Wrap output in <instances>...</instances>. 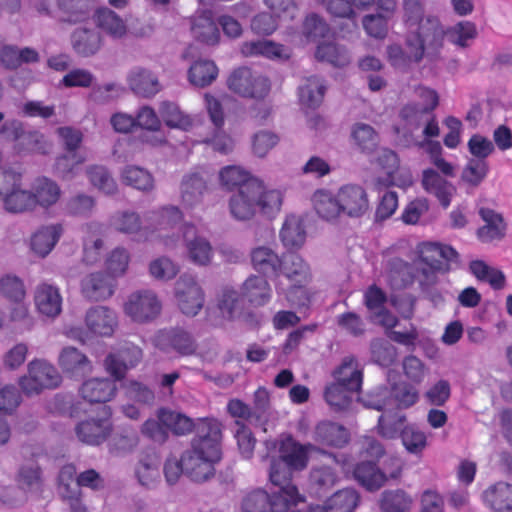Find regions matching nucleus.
<instances>
[{
    "instance_id": "obj_59",
    "label": "nucleus",
    "mask_w": 512,
    "mask_h": 512,
    "mask_svg": "<svg viewBox=\"0 0 512 512\" xmlns=\"http://www.w3.org/2000/svg\"><path fill=\"white\" fill-rule=\"evenodd\" d=\"M217 308L222 318L234 319L240 313L238 292L231 287H224L217 296Z\"/></svg>"
},
{
    "instance_id": "obj_28",
    "label": "nucleus",
    "mask_w": 512,
    "mask_h": 512,
    "mask_svg": "<svg viewBox=\"0 0 512 512\" xmlns=\"http://www.w3.org/2000/svg\"><path fill=\"white\" fill-rule=\"evenodd\" d=\"M360 497L354 489H342L327 498L322 504L311 505L309 512H354Z\"/></svg>"
},
{
    "instance_id": "obj_48",
    "label": "nucleus",
    "mask_w": 512,
    "mask_h": 512,
    "mask_svg": "<svg viewBox=\"0 0 512 512\" xmlns=\"http://www.w3.org/2000/svg\"><path fill=\"white\" fill-rule=\"evenodd\" d=\"M315 439L321 444L342 447L349 440L348 431L333 422H321L315 429Z\"/></svg>"
},
{
    "instance_id": "obj_53",
    "label": "nucleus",
    "mask_w": 512,
    "mask_h": 512,
    "mask_svg": "<svg viewBox=\"0 0 512 512\" xmlns=\"http://www.w3.org/2000/svg\"><path fill=\"white\" fill-rule=\"evenodd\" d=\"M483 501L495 510L512 508V486L499 482L492 485L483 493Z\"/></svg>"
},
{
    "instance_id": "obj_56",
    "label": "nucleus",
    "mask_w": 512,
    "mask_h": 512,
    "mask_svg": "<svg viewBox=\"0 0 512 512\" xmlns=\"http://www.w3.org/2000/svg\"><path fill=\"white\" fill-rule=\"evenodd\" d=\"M121 180L124 184L141 191H151L154 188L153 176L138 166H126L121 171Z\"/></svg>"
},
{
    "instance_id": "obj_27",
    "label": "nucleus",
    "mask_w": 512,
    "mask_h": 512,
    "mask_svg": "<svg viewBox=\"0 0 512 512\" xmlns=\"http://www.w3.org/2000/svg\"><path fill=\"white\" fill-rule=\"evenodd\" d=\"M104 247V226L98 222L83 226V261L93 265L101 258Z\"/></svg>"
},
{
    "instance_id": "obj_29",
    "label": "nucleus",
    "mask_w": 512,
    "mask_h": 512,
    "mask_svg": "<svg viewBox=\"0 0 512 512\" xmlns=\"http://www.w3.org/2000/svg\"><path fill=\"white\" fill-rule=\"evenodd\" d=\"M220 184L228 190L235 187L239 188H251L256 190L260 187L264 181L256 176H253L248 170L241 166L229 165L223 167L219 171Z\"/></svg>"
},
{
    "instance_id": "obj_35",
    "label": "nucleus",
    "mask_w": 512,
    "mask_h": 512,
    "mask_svg": "<svg viewBox=\"0 0 512 512\" xmlns=\"http://www.w3.org/2000/svg\"><path fill=\"white\" fill-rule=\"evenodd\" d=\"M127 80L131 90L145 98L153 97L162 88L157 76L142 67L133 68L129 72Z\"/></svg>"
},
{
    "instance_id": "obj_1",
    "label": "nucleus",
    "mask_w": 512,
    "mask_h": 512,
    "mask_svg": "<svg viewBox=\"0 0 512 512\" xmlns=\"http://www.w3.org/2000/svg\"><path fill=\"white\" fill-rule=\"evenodd\" d=\"M197 436L180 459L169 457L164 464V475L169 484H175L181 474L194 482H205L215 474V466L222 458V425L216 419L201 420Z\"/></svg>"
},
{
    "instance_id": "obj_4",
    "label": "nucleus",
    "mask_w": 512,
    "mask_h": 512,
    "mask_svg": "<svg viewBox=\"0 0 512 512\" xmlns=\"http://www.w3.org/2000/svg\"><path fill=\"white\" fill-rule=\"evenodd\" d=\"M405 22L409 30L405 50L399 45H390L387 49L388 60L399 70H407L418 63L429 47V40L420 29L422 5L419 0H404Z\"/></svg>"
},
{
    "instance_id": "obj_14",
    "label": "nucleus",
    "mask_w": 512,
    "mask_h": 512,
    "mask_svg": "<svg viewBox=\"0 0 512 512\" xmlns=\"http://www.w3.org/2000/svg\"><path fill=\"white\" fill-rule=\"evenodd\" d=\"M418 252L419 258L416 266L421 271L423 281L426 283L433 282L435 274L445 270L444 261H453L457 258L454 248L434 242L422 243Z\"/></svg>"
},
{
    "instance_id": "obj_40",
    "label": "nucleus",
    "mask_w": 512,
    "mask_h": 512,
    "mask_svg": "<svg viewBox=\"0 0 512 512\" xmlns=\"http://www.w3.org/2000/svg\"><path fill=\"white\" fill-rule=\"evenodd\" d=\"M252 267L262 275L276 274L282 265V259L273 247L260 245L251 250Z\"/></svg>"
},
{
    "instance_id": "obj_10",
    "label": "nucleus",
    "mask_w": 512,
    "mask_h": 512,
    "mask_svg": "<svg viewBox=\"0 0 512 512\" xmlns=\"http://www.w3.org/2000/svg\"><path fill=\"white\" fill-rule=\"evenodd\" d=\"M0 201L11 213L35 210L32 189L22 188L21 175L13 171H4L0 176Z\"/></svg>"
},
{
    "instance_id": "obj_30",
    "label": "nucleus",
    "mask_w": 512,
    "mask_h": 512,
    "mask_svg": "<svg viewBox=\"0 0 512 512\" xmlns=\"http://www.w3.org/2000/svg\"><path fill=\"white\" fill-rule=\"evenodd\" d=\"M338 469H341L345 473L348 471L345 463L340 464L335 457L329 456L327 463L312 470L310 475L312 488H314L316 492H320L333 487L339 479Z\"/></svg>"
},
{
    "instance_id": "obj_47",
    "label": "nucleus",
    "mask_w": 512,
    "mask_h": 512,
    "mask_svg": "<svg viewBox=\"0 0 512 512\" xmlns=\"http://www.w3.org/2000/svg\"><path fill=\"white\" fill-rule=\"evenodd\" d=\"M100 34L88 28H77L72 34V46L76 53L83 56L95 54L101 47Z\"/></svg>"
},
{
    "instance_id": "obj_34",
    "label": "nucleus",
    "mask_w": 512,
    "mask_h": 512,
    "mask_svg": "<svg viewBox=\"0 0 512 512\" xmlns=\"http://www.w3.org/2000/svg\"><path fill=\"white\" fill-rule=\"evenodd\" d=\"M311 203L317 215L326 221L336 220L342 214L338 191L317 189L311 196Z\"/></svg>"
},
{
    "instance_id": "obj_58",
    "label": "nucleus",
    "mask_w": 512,
    "mask_h": 512,
    "mask_svg": "<svg viewBox=\"0 0 512 512\" xmlns=\"http://www.w3.org/2000/svg\"><path fill=\"white\" fill-rule=\"evenodd\" d=\"M279 493V489L268 494L262 489H256L247 493L241 503L242 512H272V500Z\"/></svg>"
},
{
    "instance_id": "obj_18",
    "label": "nucleus",
    "mask_w": 512,
    "mask_h": 512,
    "mask_svg": "<svg viewBox=\"0 0 512 512\" xmlns=\"http://www.w3.org/2000/svg\"><path fill=\"white\" fill-rule=\"evenodd\" d=\"M111 410L108 406L98 409L96 417H88L77 424L75 433L78 439L89 445H99L112 432Z\"/></svg>"
},
{
    "instance_id": "obj_52",
    "label": "nucleus",
    "mask_w": 512,
    "mask_h": 512,
    "mask_svg": "<svg viewBox=\"0 0 512 512\" xmlns=\"http://www.w3.org/2000/svg\"><path fill=\"white\" fill-rule=\"evenodd\" d=\"M355 479L367 490L373 491L382 487L387 479L374 463L363 462L354 469Z\"/></svg>"
},
{
    "instance_id": "obj_3",
    "label": "nucleus",
    "mask_w": 512,
    "mask_h": 512,
    "mask_svg": "<svg viewBox=\"0 0 512 512\" xmlns=\"http://www.w3.org/2000/svg\"><path fill=\"white\" fill-rule=\"evenodd\" d=\"M284 192L261 183L256 190L239 188L228 201L231 216L241 222L252 220L257 213L268 219H274L281 212Z\"/></svg>"
},
{
    "instance_id": "obj_37",
    "label": "nucleus",
    "mask_w": 512,
    "mask_h": 512,
    "mask_svg": "<svg viewBox=\"0 0 512 512\" xmlns=\"http://www.w3.org/2000/svg\"><path fill=\"white\" fill-rule=\"evenodd\" d=\"M62 234L63 226L61 224L42 226L32 235L30 247L36 255L45 257L53 250Z\"/></svg>"
},
{
    "instance_id": "obj_15",
    "label": "nucleus",
    "mask_w": 512,
    "mask_h": 512,
    "mask_svg": "<svg viewBox=\"0 0 512 512\" xmlns=\"http://www.w3.org/2000/svg\"><path fill=\"white\" fill-rule=\"evenodd\" d=\"M175 299L186 316H196L204 307L205 293L196 276L184 273L175 283Z\"/></svg>"
},
{
    "instance_id": "obj_41",
    "label": "nucleus",
    "mask_w": 512,
    "mask_h": 512,
    "mask_svg": "<svg viewBox=\"0 0 512 512\" xmlns=\"http://www.w3.org/2000/svg\"><path fill=\"white\" fill-rule=\"evenodd\" d=\"M191 32L196 40L210 46L217 45L221 39L217 23L214 22L210 12H202L194 16Z\"/></svg>"
},
{
    "instance_id": "obj_20",
    "label": "nucleus",
    "mask_w": 512,
    "mask_h": 512,
    "mask_svg": "<svg viewBox=\"0 0 512 512\" xmlns=\"http://www.w3.org/2000/svg\"><path fill=\"white\" fill-rule=\"evenodd\" d=\"M33 302L36 311L45 318L55 319L62 311V296L57 286L50 283H39L33 291Z\"/></svg>"
},
{
    "instance_id": "obj_62",
    "label": "nucleus",
    "mask_w": 512,
    "mask_h": 512,
    "mask_svg": "<svg viewBox=\"0 0 512 512\" xmlns=\"http://www.w3.org/2000/svg\"><path fill=\"white\" fill-rule=\"evenodd\" d=\"M148 269L152 278L166 282L177 276L180 271V266L171 258L160 256L149 263Z\"/></svg>"
},
{
    "instance_id": "obj_50",
    "label": "nucleus",
    "mask_w": 512,
    "mask_h": 512,
    "mask_svg": "<svg viewBox=\"0 0 512 512\" xmlns=\"http://www.w3.org/2000/svg\"><path fill=\"white\" fill-rule=\"evenodd\" d=\"M357 392L358 391L354 389H348L347 386L335 380L333 383L326 386L324 398L326 403L334 411H344L350 407L353 394Z\"/></svg>"
},
{
    "instance_id": "obj_11",
    "label": "nucleus",
    "mask_w": 512,
    "mask_h": 512,
    "mask_svg": "<svg viewBox=\"0 0 512 512\" xmlns=\"http://www.w3.org/2000/svg\"><path fill=\"white\" fill-rule=\"evenodd\" d=\"M227 87L242 98L263 99L269 94L271 83L261 72L249 67H239L227 78Z\"/></svg>"
},
{
    "instance_id": "obj_43",
    "label": "nucleus",
    "mask_w": 512,
    "mask_h": 512,
    "mask_svg": "<svg viewBox=\"0 0 512 512\" xmlns=\"http://www.w3.org/2000/svg\"><path fill=\"white\" fill-rule=\"evenodd\" d=\"M279 237L284 247L288 249L301 248L306 241V231L302 218L293 214L286 216Z\"/></svg>"
},
{
    "instance_id": "obj_17",
    "label": "nucleus",
    "mask_w": 512,
    "mask_h": 512,
    "mask_svg": "<svg viewBox=\"0 0 512 512\" xmlns=\"http://www.w3.org/2000/svg\"><path fill=\"white\" fill-rule=\"evenodd\" d=\"M180 232L187 260L200 267L210 265L214 258V249L210 241L198 234L196 227L191 223H185Z\"/></svg>"
},
{
    "instance_id": "obj_5",
    "label": "nucleus",
    "mask_w": 512,
    "mask_h": 512,
    "mask_svg": "<svg viewBox=\"0 0 512 512\" xmlns=\"http://www.w3.org/2000/svg\"><path fill=\"white\" fill-rule=\"evenodd\" d=\"M182 219V211L178 207L170 205L147 212L143 220L138 213L133 211L117 212L111 218V225L120 233L138 234L140 239L148 240L150 233L170 228Z\"/></svg>"
},
{
    "instance_id": "obj_44",
    "label": "nucleus",
    "mask_w": 512,
    "mask_h": 512,
    "mask_svg": "<svg viewBox=\"0 0 512 512\" xmlns=\"http://www.w3.org/2000/svg\"><path fill=\"white\" fill-rule=\"evenodd\" d=\"M333 377L334 380L347 386L348 389H354L359 392L363 379L362 366L355 357L346 356L335 369Z\"/></svg>"
},
{
    "instance_id": "obj_55",
    "label": "nucleus",
    "mask_w": 512,
    "mask_h": 512,
    "mask_svg": "<svg viewBox=\"0 0 512 512\" xmlns=\"http://www.w3.org/2000/svg\"><path fill=\"white\" fill-rule=\"evenodd\" d=\"M160 113L165 124L170 128L187 131L194 125V119L189 114L183 112L175 103H162Z\"/></svg>"
},
{
    "instance_id": "obj_42",
    "label": "nucleus",
    "mask_w": 512,
    "mask_h": 512,
    "mask_svg": "<svg viewBox=\"0 0 512 512\" xmlns=\"http://www.w3.org/2000/svg\"><path fill=\"white\" fill-rule=\"evenodd\" d=\"M80 393L85 400L91 403L110 401L116 393L115 381L105 378H91L82 384Z\"/></svg>"
},
{
    "instance_id": "obj_24",
    "label": "nucleus",
    "mask_w": 512,
    "mask_h": 512,
    "mask_svg": "<svg viewBox=\"0 0 512 512\" xmlns=\"http://www.w3.org/2000/svg\"><path fill=\"white\" fill-rule=\"evenodd\" d=\"M342 214L360 217L369 209L366 191L359 185L348 184L338 190Z\"/></svg>"
},
{
    "instance_id": "obj_38",
    "label": "nucleus",
    "mask_w": 512,
    "mask_h": 512,
    "mask_svg": "<svg viewBox=\"0 0 512 512\" xmlns=\"http://www.w3.org/2000/svg\"><path fill=\"white\" fill-rule=\"evenodd\" d=\"M240 51L245 57L263 56L271 60L287 59L290 56V51L286 47L271 40L243 42Z\"/></svg>"
},
{
    "instance_id": "obj_63",
    "label": "nucleus",
    "mask_w": 512,
    "mask_h": 512,
    "mask_svg": "<svg viewBox=\"0 0 512 512\" xmlns=\"http://www.w3.org/2000/svg\"><path fill=\"white\" fill-rule=\"evenodd\" d=\"M406 417L401 413L382 414L378 419V433L386 439H395L405 427Z\"/></svg>"
},
{
    "instance_id": "obj_64",
    "label": "nucleus",
    "mask_w": 512,
    "mask_h": 512,
    "mask_svg": "<svg viewBox=\"0 0 512 512\" xmlns=\"http://www.w3.org/2000/svg\"><path fill=\"white\" fill-rule=\"evenodd\" d=\"M412 499L403 491L384 492L381 499V509L384 512H409Z\"/></svg>"
},
{
    "instance_id": "obj_26",
    "label": "nucleus",
    "mask_w": 512,
    "mask_h": 512,
    "mask_svg": "<svg viewBox=\"0 0 512 512\" xmlns=\"http://www.w3.org/2000/svg\"><path fill=\"white\" fill-rule=\"evenodd\" d=\"M479 216L484 222V225L477 230L480 241L490 243L505 237L507 225L500 213L491 208L482 207L479 209Z\"/></svg>"
},
{
    "instance_id": "obj_46",
    "label": "nucleus",
    "mask_w": 512,
    "mask_h": 512,
    "mask_svg": "<svg viewBox=\"0 0 512 512\" xmlns=\"http://www.w3.org/2000/svg\"><path fill=\"white\" fill-rule=\"evenodd\" d=\"M279 272L287 283H309L311 280L310 267L298 254L285 255Z\"/></svg>"
},
{
    "instance_id": "obj_2",
    "label": "nucleus",
    "mask_w": 512,
    "mask_h": 512,
    "mask_svg": "<svg viewBox=\"0 0 512 512\" xmlns=\"http://www.w3.org/2000/svg\"><path fill=\"white\" fill-rule=\"evenodd\" d=\"M273 449L277 454L270 456L269 480L279 488V493L272 500V509L275 512H286L293 504L304 501L296 486L291 483V477L294 471L303 470L307 466L309 447L297 443L291 437H284L273 443Z\"/></svg>"
},
{
    "instance_id": "obj_36",
    "label": "nucleus",
    "mask_w": 512,
    "mask_h": 512,
    "mask_svg": "<svg viewBox=\"0 0 512 512\" xmlns=\"http://www.w3.org/2000/svg\"><path fill=\"white\" fill-rule=\"evenodd\" d=\"M242 296L253 306H264L272 299V288L264 275H250L242 285Z\"/></svg>"
},
{
    "instance_id": "obj_6",
    "label": "nucleus",
    "mask_w": 512,
    "mask_h": 512,
    "mask_svg": "<svg viewBox=\"0 0 512 512\" xmlns=\"http://www.w3.org/2000/svg\"><path fill=\"white\" fill-rule=\"evenodd\" d=\"M0 296L6 302L7 318L11 323H20L30 330L34 324L24 280L13 273L0 275Z\"/></svg>"
},
{
    "instance_id": "obj_23",
    "label": "nucleus",
    "mask_w": 512,
    "mask_h": 512,
    "mask_svg": "<svg viewBox=\"0 0 512 512\" xmlns=\"http://www.w3.org/2000/svg\"><path fill=\"white\" fill-rule=\"evenodd\" d=\"M89 0H57V9L51 11L46 0L37 4V10L41 13L51 14L62 21L78 22L83 20L89 12Z\"/></svg>"
},
{
    "instance_id": "obj_25",
    "label": "nucleus",
    "mask_w": 512,
    "mask_h": 512,
    "mask_svg": "<svg viewBox=\"0 0 512 512\" xmlns=\"http://www.w3.org/2000/svg\"><path fill=\"white\" fill-rule=\"evenodd\" d=\"M82 295L90 300L99 301L110 298L115 290L114 281L101 272H93L81 279Z\"/></svg>"
},
{
    "instance_id": "obj_51",
    "label": "nucleus",
    "mask_w": 512,
    "mask_h": 512,
    "mask_svg": "<svg viewBox=\"0 0 512 512\" xmlns=\"http://www.w3.org/2000/svg\"><path fill=\"white\" fill-rule=\"evenodd\" d=\"M218 76V68L211 60L200 59L195 61L188 70L189 82L197 87L210 85Z\"/></svg>"
},
{
    "instance_id": "obj_9",
    "label": "nucleus",
    "mask_w": 512,
    "mask_h": 512,
    "mask_svg": "<svg viewBox=\"0 0 512 512\" xmlns=\"http://www.w3.org/2000/svg\"><path fill=\"white\" fill-rule=\"evenodd\" d=\"M417 389L407 383L395 385L391 390L388 388H377L361 398L363 405L367 408L378 411L389 410L396 406L406 409L418 401Z\"/></svg>"
},
{
    "instance_id": "obj_45",
    "label": "nucleus",
    "mask_w": 512,
    "mask_h": 512,
    "mask_svg": "<svg viewBox=\"0 0 512 512\" xmlns=\"http://www.w3.org/2000/svg\"><path fill=\"white\" fill-rule=\"evenodd\" d=\"M135 476L145 487H153L160 479V457L155 452L144 453L135 466Z\"/></svg>"
},
{
    "instance_id": "obj_12",
    "label": "nucleus",
    "mask_w": 512,
    "mask_h": 512,
    "mask_svg": "<svg viewBox=\"0 0 512 512\" xmlns=\"http://www.w3.org/2000/svg\"><path fill=\"white\" fill-rule=\"evenodd\" d=\"M162 311L158 295L149 289L130 293L123 303V313L132 322L147 324L156 320Z\"/></svg>"
},
{
    "instance_id": "obj_31",
    "label": "nucleus",
    "mask_w": 512,
    "mask_h": 512,
    "mask_svg": "<svg viewBox=\"0 0 512 512\" xmlns=\"http://www.w3.org/2000/svg\"><path fill=\"white\" fill-rule=\"evenodd\" d=\"M308 284L299 282L285 283L280 277H277L274 285L278 301L285 300L294 307L307 306L312 296Z\"/></svg>"
},
{
    "instance_id": "obj_61",
    "label": "nucleus",
    "mask_w": 512,
    "mask_h": 512,
    "mask_svg": "<svg viewBox=\"0 0 512 512\" xmlns=\"http://www.w3.org/2000/svg\"><path fill=\"white\" fill-rule=\"evenodd\" d=\"M90 183L99 191L112 195L117 191V184L104 166L94 165L86 170Z\"/></svg>"
},
{
    "instance_id": "obj_54",
    "label": "nucleus",
    "mask_w": 512,
    "mask_h": 512,
    "mask_svg": "<svg viewBox=\"0 0 512 512\" xmlns=\"http://www.w3.org/2000/svg\"><path fill=\"white\" fill-rule=\"evenodd\" d=\"M351 140L362 153L371 154L378 145V134L366 123H356L351 128Z\"/></svg>"
},
{
    "instance_id": "obj_19",
    "label": "nucleus",
    "mask_w": 512,
    "mask_h": 512,
    "mask_svg": "<svg viewBox=\"0 0 512 512\" xmlns=\"http://www.w3.org/2000/svg\"><path fill=\"white\" fill-rule=\"evenodd\" d=\"M58 365L66 377L74 380H81L93 371L89 357L73 346H66L60 351Z\"/></svg>"
},
{
    "instance_id": "obj_39",
    "label": "nucleus",
    "mask_w": 512,
    "mask_h": 512,
    "mask_svg": "<svg viewBox=\"0 0 512 512\" xmlns=\"http://www.w3.org/2000/svg\"><path fill=\"white\" fill-rule=\"evenodd\" d=\"M35 209L40 207L47 210L60 200L62 191L57 182L47 177L37 178L32 184Z\"/></svg>"
},
{
    "instance_id": "obj_8",
    "label": "nucleus",
    "mask_w": 512,
    "mask_h": 512,
    "mask_svg": "<svg viewBox=\"0 0 512 512\" xmlns=\"http://www.w3.org/2000/svg\"><path fill=\"white\" fill-rule=\"evenodd\" d=\"M420 29L429 40L430 46L437 48L445 36L449 42L459 47H467L477 37V28L473 22L460 21L444 30L438 18L434 16L420 18Z\"/></svg>"
},
{
    "instance_id": "obj_33",
    "label": "nucleus",
    "mask_w": 512,
    "mask_h": 512,
    "mask_svg": "<svg viewBox=\"0 0 512 512\" xmlns=\"http://www.w3.org/2000/svg\"><path fill=\"white\" fill-rule=\"evenodd\" d=\"M93 21L97 28L114 39H121L128 32L126 21L108 7L96 9L93 14Z\"/></svg>"
},
{
    "instance_id": "obj_21",
    "label": "nucleus",
    "mask_w": 512,
    "mask_h": 512,
    "mask_svg": "<svg viewBox=\"0 0 512 512\" xmlns=\"http://www.w3.org/2000/svg\"><path fill=\"white\" fill-rule=\"evenodd\" d=\"M208 192L207 180L200 171L186 173L180 183V201L186 210L199 207Z\"/></svg>"
},
{
    "instance_id": "obj_16",
    "label": "nucleus",
    "mask_w": 512,
    "mask_h": 512,
    "mask_svg": "<svg viewBox=\"0 0 512 512\" xmlns=\"http://www.w3.org/2000/svg\"><path fill=\"white\" fill-rule=\"evenodd\" d=\"M371 163L384 173L385 176L380 180L383 186L407 187L411 185V175L408 171L400 168V159L395 151L381 147L376 150Z\"/></svg>"
},
{
    "instance_id": "obj_22",
    "label": "nucleus",
    "mask_w": 512,
    "mask_h": 512,
    "mask_svg": "<svg viewBox=\"0 0 512 512\" xmlns=\"http://www.w3.org/2000/svg\"><path fill=\"white\" fill-rule=\"evenodd\" d=\"M142 358V350L133 345L125 344L117 352L110 353L105 359V369L115 380L124 377L126 371L136 366Z\"/></svg>"
},
{
    "instance_id": "obj_7",
    "label": "nucleus",
    "mask_w": 512,
    "mask_h": 512,
    "mask_svg": "<svg viewBox=\"0 0 512 512\" xmlns=\"http://www.w3.org/2000/svg\"><path fill=\"white\" fill-rule=\"evenodd\" d=\"M84 323L86 330L71 326L66 328L65 334L81 343H86L90 336L111 337L118 327V316L107 306H94L86 311Z\"/></svg>"
},
{
    "instance_id": "obj_49",
    "label": "nucleus",
    "mask_w": 512,
    "mask_h": 512,
    "mask_svg": "<svg viewBox=\"0 0 512 512\" xmlns=\"http://www.w3.org/2000/svg\"><path fill=\"white\" fill-rule=\"evenodd\" d=\"M325 91L326 86L320 77L306 78L299 86V100L305 107L316 108L321 104Z\"/></svg>"
},
{
    "instance_id": "obj_60",
    "label": "nucleus",
    "mask_w": 512,
    "mask_h": 512,
    "mask_svg": "<svg viewBox=\"0 0 512 512\" xmlns=\"http://www.w3.org/2000/svg\"><path fill=\"white\" fill-rule=\"evenodd\" d=\"M489 165L482 159H469L461 172V181L470 187L479 186L487 177Z\"/></svg>"
},
{
    "instance_id": "obj_32",
    "label": "nucleus",
    "mask_w": 512,
    "mask_h": 512,
    "mask_svg": "<svg viewBox=\"0 0 512 512\" xmlns=\"http://www.w3.org/2000/svg\"><path fill=\"white\" fill-rule=\"evenodd\" d=\"M422 185L428 193L433 194L438 199L444 208L450 205L456 194V187L433 169L423 171Z\"/></svg>"
},
{
    "instance_id": "obj_57",
    "label": "nucleus",
    "mask_w": 512,
    "mask_h": 512,
    "mask_svg": "<svg viewBox=\"0 0 512 512\" xmlns=\"http://www.w3.org/2000/svg\"><path fill=\"white\" fill-rule=\"evenodd\" d=\"M315 56L320 61H326L333 66L343 67L349 64L348 51L334 42L320 43L317 46Z\"/></svg>"
},
{
    "instance_id": "obj_13",
    "label": "nucleus",
    "mask_w": 512,
    "mask_h": 512,
    "mask_svg": "<svg viewBox=\"0 0 512 512\" xmlns=\"http://www.w3.org/2000/svg\"><path fill=\"white\" fill-rule=\"evenodd\" d=\"M61 376L57 369L45 360L36 359L27 366V374L19 378L18 384L27 396L40 394L45 389L57 387Z\"/></svg>"
}]
</instances>
